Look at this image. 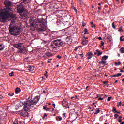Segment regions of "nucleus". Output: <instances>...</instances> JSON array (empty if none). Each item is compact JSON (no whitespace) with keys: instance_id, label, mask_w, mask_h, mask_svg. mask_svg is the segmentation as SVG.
Instances as JSON below:
<instances>
[{"instance_id":"obj_1","label":"nucleus","mask_w":124,"mask_h":124,"mask_svg":"<svg viewBox=\"0 0 124 124\" xmlns=\"http://www.w3.org/2000/svg\"><path fill=\"white\" fill-rule=\"evenodd\" d=\"M4 5L6 8L0 9V22L6 23L8 19L12 18L11 23L9 27V31L12 35H18L20 33V29L17 25H16V18L15 15L12 13V3L11 1L5 0Z\"/></svg>"},{"instance_id":"obj_2","label":"nucleus","mask_w":124,"mask_h":124,"mask_svg":"<svg viewBox=\"0 0 124 124\" xmlns=\"http://www.w3.org/2000/svg\"><path fill=\"white\" fill-rule=\"evenodd\" d=\"M29 23L31 26L32 27L37 28L38 25H40V27L37 29V31L39 32H43L46 31L47 29L45 25V22L43 21V19L38 18H34V17H31L29 20Z\"/></svg>"},{"instance_id":"obj_3","label":"nucleus","mask_w":124,"mask_h":124,"mask_svg":"<svg viewBox=\"0 0 124 124\" xmlns=\"http://www.w3.org/2000/svg\"><path fill=\"white\" fill-rule=\"evenodd\" d=\"M40 98V96H36L34 97L33 100L29 99L27 100L23 107L24 111L28 112L30 110V109L31 107L33 108L34 107V105L37 104L39 102Z\"/></svg>"},{"instance_id":"obj_4","label":"nucleus","mask_w":124,"mask_h":124,"mask_svg":"<svg viewBox=\"0 0 124 124\" xmlns=\"http://www.w3.org/2000/svg\"><path fill=\"white\" fill-rule=\"evenodd\" d=\"M65 43L62 41V39H56L51 42L50 46L53 48L63 47L65 46Z\"/></svg>"},{"instance_id":"obj_5","label":"nucleus","mask_w":124,"mask_h":124,"mask_svg":"<svg viewBox=\"0 0 124 124\" xmlns=\"http://www.w3.org/2000/svg\"><path fill=\"white\" fill-rule=\"evenodd\" d=\"M13 46L14 47L18 49V52L21 53L26 54L27 51L25 47H23L24 45L22 43H18L17 44H14Z\"/></svg>"},{"instance_id":"obj_6","label":"nucleus","mask_w":124,"mask_h":124,"mask_svg":"<svg viewBox=\"0 0 124 124\" xmlns=\"http://www.w3.org/2000/svg\"><path fill=\"white\" fill-rule=\"evenodd\" d=\"M25 11V9L22 4H20L19 5H18L17 11L19 14L21 15Z\"/></svg>"},{"instance_id":"obj_7","label":"nucleus","mask_w":124,"mask_h":124,"mask_svg":"<svg viewBox=\"0 0 124 124\" xmlns=\"http://www.w3.org/2000/svg\"><path fill=\"white\" fill-rule=\"evenodd\" d=\"M69 103L66 100H64L62 102V105L63 107H65L66 108H69V107L68 106Z\"/></svg>"},{"instance_id":"obj_8","label":"nucleus","mask_w":124,"mask_h":124,"mask_svg":"<svg viewBox=\"0 0 124 124\" xmlns=\"http://www.w3.org/2000/svg\"><path fill=\"white\" fill-rule=\"evenodd\" d=\"M88 56L87 59H90L93 57V53L92 52H89L87 53Z\"/></svg>"},{"instance_id":"obj_9","label":"nucleus","mask_w":124,"mask_h":124,"mask_svg":"<svg viewBox=\"0 0 124 124\" xmlns=\"http://www.w3.org/2000/svg\"><path fill=\"white\" fill-rule=\"evenodd\" d=\"M28 112H26L24 111H22L20 113V115L22 117H26L28 115Z\"/></svg>"},{"instance_id":"obj_10","label":"nucleus","mask_w":124,"mask_h":124,"mask_svg":"<svg viewBox=\"0 0 124 124\" xmlns=\"http://www.w3.org/2000/svg\"><path fill=\"white\" fill-rule=\"evenodd\" d=\"M95 112H94V114H98V113H100V112L101 111V110H100V109H99V108H97L95 109Z\"/></svg>"},{"instance_id":"obj_11","label":"nucleus","mask_w":124,"mask_h":124,"mask_svg":"<svg viewBox=\"0 0 124 124\" xmlns=\"http://www.w3.org/2000/svg\"><path fill=\"white\" fill-rule=\"evenodd\" d=\"M47 106V105L43 106V108L46 111H49L51 109V108H48Z\"/></svg>"},{"instance_id":"obj_12","label":"nucleus","mask_w":124,"mask_h":124,"mask_svg":"<svg viewBox=\"0 0 124 124\" xmlns=\"http://www.w3.org/2000/svg\"><path fill=\"white\" fill-rule=\"evenodd\" d=\"M21 92V89L19 87H17L15 90V92L16 93V94H18Z\"/></svg>"},{"instance_id":"obj_13","label":"nucleus","mask_w":124,"mask_h":124,"mask_svg":"<svg viewBox=\"0 0 124 124\" xmlns=\"http://www.w3.org/2000/svg\"><path fill=\"white\" fill-rule=\"evenodd\" d=\"M121 75H122L121 73H118L117 74L111 75V77H119L121 76Z\"/></svg>"},{"instance_id":"obj_14","label":"nucleus","mask_w":124,"mask_h":124,"mask_svg":"<svg viewBox=\"0 0 124 124\" xmlns=\"http://www.w3.org/2000/svg\"><path fill=\"white\" fill-rule=\"evenodd\" d=\"M107 62V61H105L104 60H102L101 61H100L99 62V63L101 64H103L104 65H105Z\"/></svg>"},{"instance_id":"obj_15","label":"nucleus","mask_w":124,"mask_h":124,"mask_svg":"<svg viewBox=\"0 0 124 124\" xmlns=\"http://www.w3.org/2000/svg\"><path fill=\"white\" fill-rule=\"evenodd\" d=\"M4 49V45L3 44H0V51H2Z\"/></svg>"},{"instance_id":"obj_16","label":"nucleus","mask_w":124,"mask_h":124,"mask_svg":"<svg viewBox=\"0 0 124 124\" xmlns=\"http://www.w3.org/2000/svg\"><path fill=\"white\" fill-rule=\"evenodd\" d=\"M88 41L87 40H83L82 42V44L84 45H86L88 44Z\"/></svg>"},{"instance_id":"obj_17","label":"nucleus","mask_w":124,"mask_h":124,"mask_svg":"<svg viewBox=\"0 0 124 124\" xmlns=\"http://www.w3.org/2000/svg\"><path fill=\"white\" fill-rule=\"evenodd\" d=\"M28 68H29V70H30V71H33V70H34V67H33V66L31 67V66H29Z\"/></svg>"},{"instance_id":"obj_18","label":"nucleus","mask_w":124,"mask_h":124,"mask_svg":"<svg viewBox=\"0 0 124 124\" xmlns=\"http://www.w3.org/2000/svg\"><path fill=\"white\" fill-rule=\"evenodd\" d=\"M46 56L47 57H50V56H53V55L50 52H46Z\"/></svg>"},{"instance_id":"obj_19","label":"nucleus","mask_w":124,"mask_h":124,"mask_svg":"<svg viewBox=\"0 0 124 124\" xmlns=\"http://www.w3.org/2000/svg\"><path fill=\"white\" fill-rule=\"evenodd\" d=\"M96 51L98 53L97 56H99L100 55H101L102 54V52H100V50L97 49Z\"/></svg>"},{"instance_id":"obj_20","label":"nucleus","mask_w":124,"mask_h":124,"mask_svg":"<svg viewBox=\"0 0 124 124\" xmlns=\"http://www.w3.org/2000/svg\"><path fill=\"white\" fill-rule=\"evenodd\" d=\"M83 31L84 32V34H89L88 30L86 28L84 29V30Z\"/></svg>"},{"instance_id":"obj_21","label":"nucleus","mask_w":124,"mask_h":124,"mask_svg":"<svg viewBox=\"0 0 124 124\" xmlns=\"http://www.w3.org/2000/svg\"><path fill=\"white\" fill-rule=\"evenodd\" d=\"M56 119L57 121H62V117H59V116H57L56 117Z\"/></svg>"},{"instance_id":"obj_22","label":"nucleus","mask_w":124,"mask_h":124,"mask_svg":"<svg viewBox=\"0 0 124 124\" xmlns=\"http://www.w3.org/2000/svg\"><path fill=\"white\" fill-rule=\"evenodd\" d=\"M31 1V0H22V1L23 2V3H28Z\"/></svg>"},{"instance_id":"obj_23","label":"nucleus","mask_w":124,"mask_h":124,"mask_svg":"<svg viewBox=\"0 0 124 124\" xmlns=\"http://www.w3.org/2000/svg\"><path fill=\"white\" fill-rule=\"evenodd\" d=\"M112 112H114V113H116V112H117V110H116V108L113 107Z\"/></svg>"},{"instance_id":"obj_24","label":"nucleus","mask_w":124,"mask_h":124,"mask_svg":"<svg viewBox=\"0 0 124 124\" xmlns=\"http://www.w3.org/2000/svg\"><path fill=\"white\" fill-rule=\"evenodd\" d=\"M108 56L105 55L103 57H102V60H107L108 59Z\"/></svg>"},{"instance_id":"obj_25","label":"nucleus","mask_w":124,"mask_h":124,"mask_svg":"<svg viewBox=\"0 0 124 124\" xmlns=\"http://www.w3.org/2000/svg\"><path fill=\"white\" fill-rule=\"evenodd\" d=\"M120 51L121 53L123 54L124 53V47H122L120 49Z\"/></svg>"},{"instance_id":"obj_26","label":"nucleus","mask_w":124,"mask_h":124,"mask_svg":"<svg viewBox=\"0 0 124 124\" xmlns=\"http://www.w3.org/2000/svg\"><path fill=\"white\" fill-rule=\"evenodd\" d=\"M91 24L92 25V28H95V24H94L93 22H91Z\"/></svg>"},{"instance_id":"obj_27","label":"nucleus","mask_w":124,"mask_h":124,"mask_svg":"<svg viewBox=\"0 0 124 124\" xmlns=\"http://www.w3.org/2000/svg\"><path fill=\"white\" fill-rule=\"evenodd\" d=\"M122 116H119L118 122H119V123H121L122 122Z\"/></svg>"},{"instance_id":"obj_28","label":"nucleus","mask_w":124,"mask_h":124,"mask_svg":"<svg viewBox=\"0 0 124 124\" xmlns=\"http://www.w3.org/2000/svg\"><path fill=\"white\" fill-rule=\"evenodd\" d=\"M48 72L47 71H45V73L44 74V75L46 76V78H48V75H47Z\"/></svg>"},{"instance_id":"obj_29","label":"nucleus","mask_w":124,"mask_h":124,"mask_svg":"<svg viewBox=\"0 0 124 124\" xmlns=\"http://www.w3.org/2000/svg\"><path fill=\"white\" fill-rule=\"evenodd\" d=\"M14 124H18V120L17 119H16L15 121L14 122Z\"/></svg>"},{"instance_id":"obj_30","label":"nucleus","mask_w":124,"mask_h":124,"mask_svg":"<svg viewBox=\"0 0 124 124\" xmlns=\"http://www.w3.org/2000/svg\"><path fill=\"white\" fill-rule=\"evenodd\" d=\"M9 75L10 77H12V76H13V75H14V72H13V71L11 72V73H10L9 74Z\"/></svg>"},{"instance_id":"obj_31","label":"nucleus","mask_w":124,"mask_h":124,"mask_svg":"<svg viewBox=\"0 0 124 124\" xmlns=\"http://www.w3.org/2000/svg\"><path fill=\"white\" fill-rule=\"evenodd\" d=\"M118 31H119V32H123V31L122 27H120V28H119Z\"/></svg>"},{"instance_id":"obj_32","label":"nucleus","mask_w":124,"mask_h":124,"mask_svg":"<svg viewBox=\"0 0 124 124\" xmlns=\"http://www.w3.org/2000/svg\"><path fill=\"white\" fill-rule=\"evenodd\" d=\"M14 94V93H8V96H10V97H12V96H13Z\"/></svg>"},{"instance_id":"obj_33","label":"nucleus","mask_w":124,"mask_h":124,"mask_svg":"<svg viewBox=\"0 0 124 124\" xmlns=\"http://www.w3.org/2000/svg\"><path fill=\"white\" fill-rule=\"evenodd\" d=\"M112 98V97L111 96H109L108 98V99H107V101L108 102H109L111 100V99Z\"/></svg>"},{"instance_id":"obj_34","label":"nucleus","mask_w":124,"mask_h":124,"mask_svg":"<svg viewBox=\"0 0 124 124\" xmlns=\"http://www.w3.org/2000/svg\"><path fill=\"white\" fill-rule=\"evenodd\" d=\"M121 62H118V63H117V62H115V64L116 65H120L121 64Z\"/></svg>"},{"instance_id":"obj_35","label":"nucleus","mask_w":124,"mask_h":124,"mask_svg":"<svg viewBox=\"0 0 124 124\" xmlns=\"http://www.w3.org/2000/svg\"><path fill=\"white\" fill-rule=\"evenodd\" d=\"M82 26L83 27H85L86 25L84 21H82Z\"/></svg>"},{"instance_id":"obj_36","label":"nucleus","mask_w":124,"mask_h":124,"mask_svg":"<svg viewBox=\"0 0 124 124\" xmlns=\"http://www.w3.org/2000/svg\"><path fill=\"white\" fill-rule=\"evenodd\" d=\"M79 47V46L78 47L76 46L74 49V51H77Z\"/></svg>"},{"instance_id":"obj_37","label":"nucleus","mask_w":124,"mask_h":124,"mask_svg":"<svg viewBox=\"0 0 124 124\" xmlns=\"http://www.w3.org/2000/svg\"><path fill=\"white\" fill-rule=\"evenodd\" d=\"M112 28L113 29H115V26L114 22H112Z\"/></svg>"},{"instance_id":"obj_38","label":"nucleus","mask_w":124,"mask_h":124,"mask_svg":"<svg viewBox=\"0 0 124 124\" xmlns=\"http://www.w3.org/2000/svg\"><path fill=\"white\" fill-rule=\"evenodd\" d=\"M57 58L59 59H61L62 58V56H60L59 55H57Z\"/></svg>"},{"instance_id":"obj_39","label":"nucleus","mask_w":124,"mask_h":124,"mask_svg":"<svg viewBox=\"0 0 124 124\" xmlns=\"http://www.w3.org/2000/svg\"><path fill=\"white\" fill-rule=\"evenodd\" d=\"M121 103H122L121 101L117 103V107H119L121 105Z\"/></svg>"},{"instance_id":"obj_40","label":"nucleus","mask_w":124,"mask_h":124,"mask_svg":"<svg viewBox=\"0 0 124 124\" xmlns=\"http://www.w3.org/2000/svg\"><path fill=\"white\" fill-rule=\"evenodd\" d=\"M108 81H105L103 82V84L105 85H107L108 84Z\"/></svg>"},{"instance_id":"obj_41","label":"nucleus","mask_w":124,"mask_h":124,"mask_svg":"<svg viewBox=\"0 0 124 124\" xmlns=\"http://www.w3.org/2000/svg\"><path fill=\"white\" fill-rule=\"evenodd\" d=\"M119 116V114H114V117L115 118V119H117Z\"/></svg>"},{"instance_id":"obj_42","label":"nucleus","mask_w":124,"mask_h":124,"mask_svg":"<svg viewBox=\"0 0 124 124\" xmlns=\"http://www.w3.org/2000/svg\"><path fill=\"white\" fill-rule=\"evenodd\" d=\"M104 44V43L103 42V41H101V45H100V46H103Z\"/></svg>"},{"instance_id":"obj_43","label":"nucleus","mask_w":124,"mask_h":124,"mask_svg":"<svg viewBox=\"0 0 124 124\" xmlns=\"http://www.w3.org/2000/svg\"><path fill=\"white\" fill-rule=\"evenodd\" d=\"M124 36H122L120 37V41H124V38L122 39V38Z\"/></svg>"},{"instance_id":"obj_44","label":"nucleus","mask_w":124,"mask_h":124,"mask_svg":"<svg viewBox=\"0 0 124 124\" xmlns=\"http://www.w3.org/2000/svg\"><path fill=\"white\" fill-rule=\"evenodd\" d=\"M101 96H102V94H97V98H98V97H101Z\"/></svg>"},{"instance_id":"obj_45","label":"nucleus","mask_w":124,"mask_h":124,"mask_svg":"<svg viewBox=\"0 0 124 124\" xmlns=\"http://www.w3.org/2000/svg\"><path fill=\"white\" fill-rule=\"evenodd\" d=\"M103 98H101V97H99L98 98V101H102V100H103Z\"/></svg>"},{"instance_id":"obj_46","label":"nucleus","mask_w":124,"mask_h":124,"mask_svg":"<svg viewBox=\"0 0 124 124\" xmlns=\"http://www.w3.org/2000/svg\"><path fill=\"white\" fill-rule=\"evenodd\" d=\"M71 38V36H67L66 39H70Z\"/></svg>"},{"instance_id":"obj_47","label":"nucleus","mask_w":124,"mask_h":124,"mask_svg":"<svg viewBox=\"0 0 124 124\" xmlns=\"http://www.w3.org/2000/svg\"><path fill=\"white\" fill-rule=\"evenodd\" d=\"M81 58L84 57V54L83 53L79 54Z\"/></svg>"},{"instance_id":"obj_48","label":"nucleus","mask_w":124,"mask_h":124,"mask_svg":"<svg viewBox=\"0 0 124 124\" xmlns=\"http://www.w3.org/2000/svg\"><path fill=\"white\" fill-rule=\"evenodd\" d=\"M107 39H109V40L111 39V37L109 36L107 38Z\"/></svg>"},{"instance_id":"obj_49","label":"nucleus","mask_w":124,"mask_h":124,"mask_svg":"<svg viewBox=\"0 0 124 124\" xmlns=\"http://www.w3.org/2000/svg\"><path fill=\"white\" fill-rule=\"evenodd\" d=\"M78 57H79V55L77 54L76 56H75V58H78Z\"/></svg>"},{"instance_id":"obj_50","label":"nucleus","mask_w":124,"mask_h":124,"mask_svg":"<svg viewBox=\"0 0 124 124\" xmlns=\"http://www.w3.org/2000/svg\"><path fill=\"white\" fill-rule=\"evenodd\" d=\"M65 115H66V113H63L62 115L63 116V118H64L65 117Z\"/></svg>"},{"instance_id":"obj_51","label":"nucleus","mask_w":124,"mask_h":124,"mask_svg":"<svg viewBox=\"0 0 124 124\" xmlns=\"http://www.w3.org/2000/svg\"><path fill=\"white\" fill-rule=\"evenodd\" d=\"M52 105L53 106V108H56V105L55 104H52Z\"/></svg>"},{"instance_id":"obj_52","label":"nucleus","mask_w":124,"mask_h":124,"mask_svg":"<svg viewBox=\"0 0 124 124\" xmlns=\"http://www.w3.org/2000/svg\"><path fill=\"white\" fill-rule=\"evenodd\" d=\"M98 39L99 40H102V38H101V37H98Z\"/></svg>"},{"instance_id":"obj_53","label":"nucleus","mask_w":124,"mask_h":124,"mask_svg":"<svg viewBox=\"0 0 124 124\" xmlns=\"http://www.w3.org/2000/svg\"><path fill=\"white\" fill-rule=\"evenodd\" d=\"M3 98V96H2V95H0V99H1Z\"/></svg>"},{"instance_id":"obj_54","label":"nucleus","mask_w":124,"mask_h":124,"mask_svg":"<svg viewBox=\"0 0 124 124\" xmlns=\"http://www.w3.org/2000/svg\"><path fill=\"white\" fill-rule=\"evenodd\" d=\"M73 9L75 11H77V9L75 7H73Z\"/></svg>"},{"instance_id":"obj_55","label":"nucleus","mask_w":124,"mask_h":124,"mask_svg":"<svg viewBox=\"0 0 124 124\" xmlns=\"http://www.w3.org/2000/svg\"><path fill=\"white\" fill-rule=\"evenodd\" d=\"M66 42H69V39L66 38Z\"/></svg>"},{"instance_id":"obj_56","label":"nucleus","mask_w":124,"mask_h":124,"mask_svg":"<svg viewBox=\"0 0 124 124\" xmlns=\"http://www.w3.org/2000/svg\"><path fill=\"white\" fill-rule=\"evenodd\" d=\"M47 115H46V113H44V117H47Z\"/></svg>"},{"instance_id":"obj_57","label":"nucleus","mask_w":124,"mask_h":124,"mask_svg":"<svg viewBox=\"0 0 124 124\" xmlns=\"http://www.w3.org/2000/svg\"><path fill=\"white\" fill-rule=\"evenodd\" d=\"M98 9L99 10H101V8H100V7H98Z\"/></svg>"},{"instance_id":"obj_58","label":"nucleus","mask_w":124,"mask_h":124,"mask_svg":"<svg viewBox=\"0 0 124 124\" xmlns=\"http://www.w3.org/2000/svg\"><path fill=\"white\" fill-rule=\"evenodd\" d=\"M43 93H46V91H45V90L43 91Z\"/></svg>"},{"instance_id":"obj_59","label":"nucleus","mask_w":124,"mask_h":124,"mask_svg":"<svg viewBox=\"0 0 124 124\" xmlns=\"http://www.w3.org/2000/svg\"><path fill=\"white\" fill-rule=\"evenodd\" d=\"M47 63H51V62L50 61H47Z\"/></svg>"},{"instance_id":"obj_60","label":"nucleus","mask_w":124,"mask_h":124,"mask_svg":"<svg viewBox=\"0 0 124 124\" xmlns=\"http://www.w3.org/2000/svg\"><path fill=\"white\" fill-rule=\"evenodd\" d=\"M29 58H30V57H28L26 58L25 59V60H27V59H28Z\"/></svg>"},{"instance_id":"obj_61","label":"nucleus","mask_w":124,"mask_h":124,"mask_svg":"<svg viewBox=\"0 0 124 124\" xmlns=\"http://www.w3.org/2000/svg\"><path fill=\"white\" fill-rule=\"evenodd\" d=\"M116 113H118V114H121V112H118V111L116 112Z\"/></svg>"},{"instance_id":"obj_62","label":"nucleus","mask_w":124,"mask_h":124,"mask_svg":"<svg viewBox=\"0 0 124 124\" xmlns=\"http://www.w3.org/2000/svg\"><path fill=\"white\" fill-rule=\"evenodd\" d=\"M118 82V80H116L115 81V83H117Z\"/></svg>"},{"instance_id":"obj_63","label":"nucleus","mask_w":124,"mask_h":124,"mask_svg":"<svg viewBox=\"0 0 124 124\" xmlns=\"http://www.w3.org/2000/svg\"><path fill=\"white\" fill-rule=\"evenodd\" d=\"M120 72H124V71L122 70H121Z\"/></svg>"},{"instance_id":"obj_64","label":"nucleus","mask_w":124,"mask_h":124,"mask_svg":"<svg viewBox=\"0 0 124 124\" xmlns=\"http://www.w3.org/2000/svg\"><path fill=\"white\" fill-rule=\"evenodd\" d=\"M121 124H124V122H121Z\"/></svg>"}]
</instances>
